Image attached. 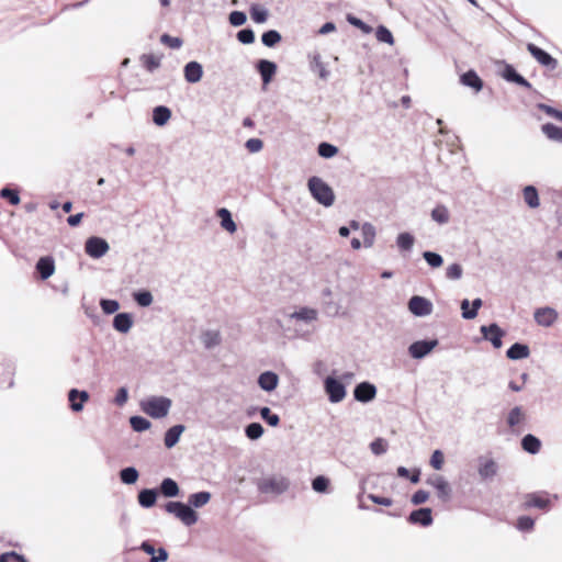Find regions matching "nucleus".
<instances>
[{
    "label": "nucleus",
    "instance_id": "f257e3e1",
    "mask_svg": "<svg viewBox=\"0 0 562 562\" xmlns=\"http://www.w3.org/2000/svg\"><path fill=\"white\" fill-rule=\"evenodd\" d=\"M212 495L207 491H201L193 493L189 496L188 503L170 501L164 505L165 510L168 514L175 515L182 524L190 527L198 522L199 515L194 508H201L205 506Z\"/></svg>",
    "mask_w": 562,
    "mask_h": 562
},
{
    "label": "nucleus",
    "instance_id": "f03ea898",
    "mask_svg": "<svg viewBox=\"0 0 562 562\" xmlns=\"http://www.w3.org/2000/svg\"><path fill=\"white\" fill-rule=\"evenodd\" d=\"M172 402L166 396H149L140 402V409L151 418L160 419L168 415Z\"/></svg>",
    "mask_w": 562,
    "mask_h": 562
},
{
    "label": "nucleus",
    "instance_id": "7ed1b4c3",
    "mask_svg": "<svg viewBox=\"0 0 562 562\" xmlns=\"http://www.w3.org/2000/svg\"><path fill=\"white\" fill-rule=\"evenodd\" d=\"M311 195L325 207H329L335 202L333 189L319 177L313 176L307 181Z\"/></svg>",
    "mask_w": 562,
    "mask_h": 562
},
{
    "label": "nucleus",
    "instance_id": "20e7f679",
    "mask_svg": "<svg viewBox=\"0 0 562 562\" xmlns=\"http://www.w3.org/2000/svg\"><path fill=\"white\" fill-rule=\"evenodd\" d=\"M290 487L289 479L282 475H271L262 477L257 482V488L262 494H272L279 496L285 493Z\"/></svg>",
    "mask_w": 562,
    "mask_h": 562
},
{
    "label": "nucleus",
    "instance_id": "39448f33",
    "mask_svg": "<svg viewBox=\"0 0 562 562\" xmlns=\"http://www.w3.org/2000/svg\"><path fill=\"white\" fill-rule=\"evenodd\" d=\"M524 499L521 508L525 510L538 508L540 510L548 512L551 508V501L548 497V493L543 491L527 493L524 496Z\"/></svg>",
    "mask_w": 562,
    "mask_h": 562
},
{
    "label": "nucleus",
    "instance_id": "423d86ee",
    "mask_svg": "<svg viewBox=\"0 0 562 562\" xmlns=\"http://www.w3.org/2000/svg\"><path fill=\"white\" fill-rule=\"evenodd\" d=\"M477 474L482 481H492L498 473L499 467L491 454L479 456Z\"/></svg>",
    "mask_w": 562,
    "mask_h": 562
},
{
    "label": "nucleus",
    "instance_id": "0eeeda50",
    "mask_svg": "<svg viewBox=\"0 0 562 562\" xmlns=\"http://www.w3.org/2000/svg\"><path fill=\"white\" fill-rule=\"evenodd\" d=\"M438 344V339L417 340L409 345L408 353L413 359L420 360L429 355Z\"/></svg>",
    "mask_w": 562,
    "mask_h": 562
},
{
    "label": "nucleus",
    "instance_id": "6e6552de",
    "mask_svg": "<svg viewBox=\"0 0 562 562\" xmlns=\"http://www.w3.org/2000/svg\"><path fill=\"white\" fill-rule=\"evenodd\" d=\"M110 249L108 241L98 236L89 237L85 244V251L94 259L103 257Z\"/></svg>",
    "mask_w": 562,
    "mask_h": 562
},
{
    "label": "nucleus",
    "instance_id": "1a4fd4ad",
    "mask_svg": "<svg viewBox=\"0 0 562 562\" xmlns=\"http://www.w3.org/2000/svg\"><path fill=\"white\" fill-rule=\"evenodd\" d=\"M324 387L331 403H339L346 396L345 385L336 378L327 376L324 381Z\"/></svg>",
    "mask_w": 562,
    "mask_h": 562
},
{
    "label": "nucleus",
    "instance_id": "9d476101",
    "mask_svg": "<svg viewBox=\"0 0 562 562\" xmlns=\"http://www.w3.org/2000/svg\"><path fill=\"white\" fill-rule=\"evenodd\" d=\"M432 308V303L424 296L414 295L408 301V310L413 315L418 317L430 315Z\"/></svg>",
    "mask_w": 562,
    "mask_h": 562
},
{
    "label": "nucleus",
    "instance_id": "9b49d317",
    "mask_svg": "<svg viewBox=\"0 0 562 562\" xmlns=\"http://www.w3.org/2000/svg\"><path fill=\"white\" fill-rule=\"evenodd\" d=\"M501 64L503 65V70L501 71V76L503 77V79H505L508 82L516 83L528 90H532L531 83L524 76H521L513 65L507 64L504 60L501 61Z\"/></svg>",
    "mask_w": 562,
    "mask_h": 562
},
{
    "label": "nucleus",
    "instance_id": "f8f14e48",
    "mask_svg": "<svg viewBox=\"0 0 562 562\" xmlns=\"http://www.w3.org/2000/svg\"><path fill=\"white\" fill-rule=\"evenodd\" d=\"M480 330L483 335V338L491 341L495 349H499L503 346L502 339L505 336V331L496 323L483 325L481 326Z\"/></svg>",
    "mask_w": 562,
    "mask_h": 562
},
{
    "label": "nucleus",
    "instance_id": "ddd939ff",
    "mask_svg": "<svg viewBox=\"0 0 562 562\" xmlns=\"http://www.w3.org/2000/svg\"><path fill=\"white\" fill-rule=\"evenodd\" d=\"M527 50L540 65L546 66L551 70H554L558 67V60L537 45L529 43L527 45Z\"/></svg>",
    "mask_w": 562,
    "mask_h": 562
},
{
    "label": "nucleus",
    "instance_id": "4468645a",
    "mask_svg": "<svg viewBox=\"0 0 562 562\" xmlns=\"http://www.w3.org/2000/svg\"><path fill=\"white\" fill-rule=\"evenodd\" d=\"M407 521L411 525L429 527L434 522L432 510L429 507L415 509L408 515Z\"/></svg>",
    "mask_w": 562,
    "mask_h": 562
},
{
    "label": "nucleus",
    "instance_id": "2eb2a0df",
    "mask_svg": "<svg viewBox=\"0 0 562 562\" xmlns=\"http://www.w3.org/2000/svg\"><path fill=\"white\" fill-rule=\"evenodd\" d=\"M376 396V387L374 384L363 381L353 389V397L360 403H369Z\"/></svg>",
    "mask_w": 562,
    "mask_h": 562
},
{
    "label": "nucleus",
    "instance_id": "dca6fc26",
    "mask_svg": "<svg viewBox=\"0 0 562 562\" xmlns=\"http://www.w3.org/2000/svg\"><path fill=\"white\" fill-rule=\"evenodd\" d=\"M535 322L543 327L552 326L558 319V312L549 306L539 307L533 313Z\"/></svg>",
    "mask_w": 562,
    "mask_h": 562
},
{
    "label": "nucleus",
    "instance_id": "f3484780",
    "mask_svg": "<svg viewBox=\"0 0 562 562\" xmlns=\"http://www.w3.org/2000/svg\"><path fill=\"white\" fill-rule=\"evenodd\" d=\"M277 69V64L268 59H259L256 63V70L259 72L263 85H268L272 81Z\"/></svg>",
    "mask_w": 562,
    "mask_h": 562
},
{
    "label": "nucleus",
    "instance_id": "a211bd4d",
    "mask_svg": "<svg viewBox=\"0 0 562 562\" xmlns=\"http://www.w3.org/2000/svg\"><path fill=\"white\" fill-rule=\"evenodd\" d=\"M333 292L330 288H325L322 290V308L323 312L330 317H335L340 312V304L333 301L331 299Z\"/></svg>",
    "mask_w": 562,
    "mask_h": 562
},
{
    "label": "nucleus",
    "instance_id": "6ab92c4d",
    "mask_svg": "<svg viewBox=\"0 0 562 562\" xmlns=\"http://www.w3.org/2000/svg\"><path fill=\"white\" fill-rule=\"evenodd\" d=\"M89 400V393L87 391H79L71 389L68 392V402L72 412H81L85 403Z\"/></svg>",
    "mask_w": 562,
    "mask_h": 562
},
{
    "label": "nucleus",
    "instance_id": "aec40b11",
    "mask_svg": "<svg viewBox=\"0 0 562 562\" xmlns=\"http://www.w3.org/2000/svg\"><path fill=\"white\" fill-rule=\"evenodd\" d=\"M183 76L184 79L189 83H196L199 82L203 77V67L199 61L191 60L186 64L183 68Z\"/></svg>",
    "mask_w": 562,
    "mask_h": 562
},
{
    "label": "nucleus",
    "instance_id": "412c9836",
    "mask_svg": "<svg viewBox=\"0 0 562 562\" xmlns=\"http://www.w3.org/2000/svg\"><path fill=\"white\" fill-rule=\"evenodd\" d=\"M35 269L42 280H47L55 272V260L52 256L41 257L36 262Z\"/></svg>",
    "mask_w": 562,
    "mask_h": 562
},
{
    "label": "nucleus",
    "instance_id": "4be33fe9",
    "mask_svg": "<svg viewBox=\"0 0 562 562\" xmlns=\"http://www.w3.org/2000/svg\"><path fill=\"white\" fill-rule=\"evenodd\" d=\"M133 324L134 319L131 313H117L113 318V328L122 334L128 333Z\"/></svg>",
    "mask_w": 562,
    "mask_h": 562
},
{
    "label": "nucleus",
    "instance_id": "5701e85b",
    "mask_svg": "<svg viewBox=\"0 0 562 562\" xmlns=\"http://www.w3.org/2000/svg\"><path fill=\"white\" fill-rule=\"evenodd\" d=\"M279 376L273 371H265L258 378V385L266 392H272L277 389Z\"/></svg>",
    "mask_w": 562,
    "mask_h": 562
},
{
    "label": "nucleus",
    "instance_id": "b1692460",
    "mask_svg": "<svg viewBox=\"0 0 562 562\" xmlns=\"http://www.w3.org/2000/svg\"><path fill=\"white\" fill-rule=\"evenodd\" d=\"M157 490L158 494L160 493L167 498H173L180 495V487L178 483L171 477L164 479L159 485V488Z\"/></svg>",
    "mask_w": 562,
    "mask_h": 562
},
{
    "label": "nucleus",
    "instance_id": "393cba45",
    "mask_svg": "<svg viewBox=\"0 0 562 562\" xmlns=\"http://www.w3.org/2000/svg\"><path fill=\"white\" fill-rule=\"evenodd\" d=\"M157 497V488H143L138 492L137 501L143 508H151L156 505Z\"/></svg>",
    "mask_w": 562,
    "mask_h": 562
},
{
    "label": "nucleus",
    "instance_id": "a878e982",
    "mask_svg": "<svg viewBox=\"0 0 562 562\" xmlns=\"http://www.w3.org/2000/svg\"><path fill=\"white\" fill-rule=\"evenodd\" d=\"M184 430H186V426L182 424H178V425L170 427L165 432L164 442H165L166 448L171 449L172 447H175L179 442L180 436L182 435V432Z\"/></svg>",
    "mask_w": 562,
    "mask_h": 562
},
{
    "label": "nucleus",
    "instance_id": "bb28decb",
    "mask_svg": "<svg viewBox=\"0 0 562 562\" xmlns=\"http://www.w3.org/2000/svg\"><path fill=\"white\" fill-rule=\"evenodd\" d=\"M460 81L463 86L474 89L476 92L483 88V80L476 74V71L470 69L461 75Z\"/></svg>",
    "mask_w": 562,
    "mask_h": 562
},
{
    "label": "nucleus",
    "instance_id": "cd10ccee",
    "mask_svg": "<svg viewBox=\"0 0 562 562\" xmlns=\"http://www.w3.org/2000/svg\"><path fill=\"white\" fill-rule=\"evenodd\" d=\"M530 349L528 345L521 342L513 344L506 351V356L510 360H521L528 358Z\"/></svg>",
    "mask_w": 562,
    "mask_h": 562
},
{
    "label": "nucleus",
    "instance_id": "c85d7f7f",
    "mask_svg": "<svg viewBox=\"0 0 562 562\" xmlns=\"http://www.w3.org/2000/svg\"><path fill=\"white\" fill-rule=\"evenodd\" d=\"M216 214L221 218L222 228L231 234L237 231V225L233 220L232 213L227 209L221 207L217 210Z\"/></svg>",
    "mask_w": 562,
    "mask_h": 562
},
{
    "label": "nucleus",
    "instance_id": "c756f323",
    "mask_svg": "<svg viewBox=\"0 0 562 562\" xmlns=\"http://www.w3.org/2000/svg\"><path fill=\"white\" fill-rule=\"evenodd\" d=\"M171 117V110L166 105H157L153 110V122L157 126H164Z\"/></svg>",
    "mask_w": 562,
    "mask_h": 562
},
{
    "label": "nucleus",
    "instance_id": "7c9ffc66",
    "mask_svg": "<svg viewBox=\"0 0 562 562\" xmlns=\"http://www.w3.org/2000/svg\"><path fill=\"white\" fill-rule=\"evenodd\" d=\"M521 448L530 454H536L541 449V441L535 435L527 434L521 439Z\"/></svg>",
    "mask_w": 562,
    "mask_h": 562
},
{
    "label": "nucleus",
    "instance_id": "2f4dec72",
    "mask_svg": "<svg viewBox=\"0 0 562 562\" xmlns=\"http://www.w3.org/2000/svg\"><path fill=\"white\" fill-rule=\"evenodd\" d=\"M470 305L469 300L464 299L461 301V315L464 319H473L476 317L477 312L480 307L482 306V300L481 299H474L472 301L471 310H468V306Z\"/></svg>",
    "mask_w": 562,
    "mask_h": 562
},
{
    "label": "nucleus",
    "instance_id": "473e14b6",
    "mask_svg": "<svg viewBox=\"0 0 562 562\" xmlns=\"http://www.w3.org/2000/svg\"><path fill=\"white\" fill-rule=\"evenodd\" d=\"M541 132L548 139L555 143H562V127L553 123H546L541 125Z\"/></svg>",
    "mask_w": 562,
    "mask_h": 562
},
{
    "label": "nucleus",
    "instance_id": "72a5a7b5",
    "mask_svg": "<svg viewBox=\"0 0 562 562\" xmlns=\"http://www.w3.org/2000/svg\"><path fill=\"white\" fill-rule=\"evenodd\" d=\"M120 480L123 484H135L139 477V472L135 467H126L119 473Z\"/></svg>",
    "mask_w": 562,
    "mask_h": 562
},
{
    "label": "nucleus",
    "instance_id": "f704fd0d",
    "mask_svg": "<svg viewBox=\"0 0 562 562\" xmlns=\"http://www.w3.org/2000/svg\"><path fill=\"white\" fill-rule=\"evenodd\" d=\"M524 200L526 204L531 207L536 209L540 205L539 200V193L536 187L533 186H527L524 188Z\"/></svg>",
    "mask_w": 562,
    "mask_h": 562
},
{
    "label": "nucleus",
    "instance_id": "c9c22d12",
    "mask_svg": "<svg viewBox=\"0 0 562 562\" xmlns=\"http://www.w3.org/2000/svg\"><path fill=\"white\" fill-rule=\"evenodd\" d=\"M249 13L251 20L258 24L266 23L269 16V11L257 3L250 5Z\"/></svg>",
    "mask_w": 562,
    "mask_h": 562
},
{
    "label": "nucleus",
    "instance_id": "e433bc0d",
    "mask_svg": "<svg viewBox=\"0 0 562 562\" xmlns=\"http://www.w3.org/2000/svg\"><path fill=\"white\" fill-rule=\"evenodd\" d=\"M291 318L310 323L317 319V311L310 307H301L291 314Z\"/></svg>",
    "mask_w": 562,
    "mask_h": 562
},
{
    "label": "nucleus",
    "instance_id": "4c0bfd02",
    "mask_svg": "<svg viewBox=\"0 0 562 562\" xmlns=\"http://www.w3.org/2000/svg\"><path fill=\"white\" fill-rule=\"evenodd\" d=\"M311 70L316 72L322 80H327L330 72L327 70L325 64L322 61L321 56L317 54L311 61Z\"/></svg>",
    "mask_w": 562,
    "mask_h": 562
},
{
    "label": "nucleus",
    "instance_id": "58836bf2",
    "mask_svg": "<svg viewBox=\"0 0 562 562\" xmlns=\"http://www.w3.org/2000/svg\"><path fill=\"white\" fill-rule=\"evenodd\" d=\"M415 243V237L411 233H401L397 235L396 245L402 251H411Z\"/></svg>",
    "mask_w": 562,
    "mask_h": 562
},
{
    "label": "nucleus",
    "instance_id": "ea45409f",
    "mask_svg": "<svg viewBox=\"0 0 562 562\" xmlns=\"http://www.w3.org/2000/svg\"><path fill=\"white\" fill-rule=\"evenodd\" d=\"M140 61L148 72H154L160 67L161 57H156L153 54H143Z\"/></svg>",
    "mask_w": 562,
    "mask_h": 562
},
{
    "label": "nucleus",
    "instance_id": "a19ab883",
    "mask_svg": "<svg viewBox=\"0 0 562 562\" xmlns=\"http://www.w3.org/2000/svg\"><path fill=\"white\" fill-rule=\"evenodd\" d=\"M281 41H282V36H281L280 32L277 30L266 31L261 35V42L267 47H274Z\"/></svg>",
    "mask_w": 562,
    "mask_h": 562
},
{
    "label": "nucleus",
    "instance_id": "79ce46f5",
    "mask_svg": "<svg viewBox=\"0 0 562 562\" xmlns=\"http://www.w3.org/2000/svg\"><path fill=\"white\" fill-rule=\"evenodd\" d=\"M361 233L363 237L364 247L369 248L373 245L375 238V228L371 223H363L361 225Z\"/></svg>",
    "mask_w": 562,
    "mask_h": 562
},
{
    "label": "nucleus",
    "instance_id": "37998d69",
    "mask_svg": "<svg viewBox=\"0 0 562 562\" xmlns=\"http://www.w3.org/2000/svg\"><path fill=\"white\" fill-rule=\"evenodd\" d=\"M263 427L260 423L254 422L245 427V435L250 440H257L263 435Z\"/></svg>",
    "mask_w": 562,
    "mask_h": 562
},
{
    "label": "nucleus",
    "instance_id": "c03bdc74",
    "mask_svg": "<svg viewBox=\"0 0 562 562\" xmlns=\"http://www.w3.org/2000/svg\"><path fill=\"white\" fill-rule=\"evenodd\" d=\"M133 299L140 307H147L153 303V294L148 290H139L133 293Z\"/></svg>",
    "mask_w": 562,
    "mask_h": 562
},
{
    "label": "nucleus",
    "instance_id": "a18cd8bd",
    "mask_svg": "<svg viewBox=\"0 0 562 562\" xmlns=\"http://www.w3.org/2000/svg\"><path fill=\"white\" fill-rule=\"evenodd\" d=\"M130 424L132 429L136 432H143L149 429L151 426L150 422L147 418L138 415L132 416L130 418Z\"/></svg>",
    "mask_w": 562,
    "mask_h": 562
},
{
    "label": "nucleus",
    "instance_id": "49530a36",
    "mask_svg": "<svg viewBox=\"0 0 562 562\" xmlns=\"http://www.w3.org/2000/svg\"><path fill=\"white\" fill-rule=\"evenodd\" d=\"M337 153L338 147L327 142H322L317 147V154L326 159L333 158Z\"/></svg>",
    "mask_w": 562,
    "mask_h": 562
},
{
    "label": "nucleus",
    "instance_id": "de8ad7c7",
    "mask_svg": "<svg viewBox=\"0 0 562 562\" xmlns=\"http://www.w3.org/2000/svg\"><path fill=\"white\" fill-rule=\"evenodd\" d=\"M259 413L261 418L271 427H277L280 424L279 415L271 412V409L267 406L260 407Z\"/></svg>",
    "mask_w": 562,
    "mask_h": 562
},
{
    "label": "nucleus",
    "instance_id": "09e8293b",
    "mask_svg": "<svg viewBox=\"0 0 562 562\" xmlns=\"http://www.w3.org/2000/svg\"><path fill=\"white\" fill-rule=\"evenodd\" d=\"M431 218L439 223V224H446L449 222V211L445 205H437L431 211Z\"/></svg>",
    "mask_w": 562,
    "mask_h": 562
},
{
    "label": "nucleus",
    "instance_id": "8fccbe9b",
    "mask_svg": "<svg viewBox=\"0 0 562 562\" xmlns=\"http://www.w3.org/2000/svg\"><path fill=\"white\" fill-rule=\"evenodd\" d=\"M423 258L431 268H439L443 263V258L440 254L426 250L423 252Z\"/></svg>",
    "mask_w": 562,
    "mask_h": 562
},
{
    "label": "nucleus",
    "instance_id": "3c124183",
    "mask_svg": "<svg viewBox=\"0 0 562 562\" xmlns=\"http://www.w3.org/2000/svg\"><path fill=\"white\" fill-rule=\"evenodd\" d=\"M376 40L381 43H386L392 45L394 43V37L392 32L384 25H379L375 30Z\"/></svg>",
    "mask_w": 562,
    "mask_h": 562
},
{
    "label": "nucleus",
    "instance_id": "603ef678",
    "mask_svg": "<svg viewBox=\"0 0 562 562\" xmlns=\"http://www.w3.org/2000/svg\"><path fill=\"white\" fill-rule=\"evenodd\" d=\"M437 496L442 502H448L451 498L452 490L447 481H439V484L436 485Z\"/></svg>",
    "mask_w": 562,
    "mask_h": 562
},
{
    "label": "nucleus",
    "instance_id": "864d4df0",
    "mask_svg": "<svg viewBox=\"0 0 562 562\" xmlns=\"http://www.w3.org/2000/svg\"><path fill=\"white\" fill-rule=\"evenodd\" d=\"M346 20L349 24L361 30L364 34H370L372 32V27L369 24L364 23L361 19L351 13L346 15Z\"/></svg>",
    "mask_w": 562,
    "mask_h": 562
},
{
    "label": "nucleus",
    "instance_id": "5fc2aeb1",
    "mask_svg": "<svg viewBox=\"0 0 562 562\" xmlns=\"http://www.w3.org/2000/svg\"><path fill=\"white\" fill-rule=\"evenodd\" d=\"M0 196L7 199L11 205H18L21 202L19 191L9 187L1 189Z\"/></svg>",
    "mask_w": 562,
    "mask_h": 562
},
{
    "label": "nucleus",
    "instance_id": "6e6d98bb",
    "mask_svg": "<svg viewBox=\"0 0 562 562\" xmlns=\"http://www.w3.org/2000/svg\"><path fill=\"white\" fill-rule=\"evenodd\" d=\"M387 448H389L387 441L381 437L375 438L370 443V449H371L372 453L375 456L384 454L387 451Z\"/></svg>",
    "mask_w": 562,
    "mask_h": 562
},
{
    "label": "nucleus",
    "instance_id": "4d7b16f0",
    "mask_svg": "<svg viewBox=\"0 0 562 562\" xmlns=\"http://www.w3.org/2000/svg\"><path fill=\"white\" fill-rule=\"evenodd\" d=\"M535 520L530 516H520L517 519L516 528L521 532H529L533 530Z\"/></svg>",
    "mask_w": 562,
    "mask_h": 562
},
{
    "label": "nucleus",
    "instance_id": "13d9d810",
    "mask_svg": "<svg viewBox=\"0 0 562 562\" xmlns=\"http://www.w3.org/2000/svg\"><path fill=\"white\" fill-rule=\"evenodd\" d=\"M329 480L324 475H318L312 481V488L317 493H327Z\"/></svg>",
    "mask_w": 562,
    "mask_h": 562
},
{
    "label": "nucleus",
    "instance_id": "bf43d9fd",
    "mask_svg": "<svg viewBox=\"0 0 562 562\" xmlns=\"http://www.w3.org/2000/svg\"><path fill=\"white\" fill-rule=\"evenodd\" d=\"M100 306L104 314L110 315L119 311L120 303L116 300L112 299H101Z\"/></svg>",
    "mask_w": 562,
    "mask_h": 562
},
{
    "label": "nucleus",
    "instance_id": "052dcab7",
    "mask_svg": "<svg viewBox=\"0 0 562 562\" xmlns=\"http://www.w3.org/2000/svg\"><path fill=\"white\" fill-rule=\"evenodd\" d=\"M237 40L245 45L252 44L255 42V32L250 27L241 29L236 34Z\"/></svg>",
    "mask_w": 562,
    "mask_h": 562
},
{
    "label": "nucleus",
    "instance_id": "680f3d73",
    "mask_svg": "<svg viewBox=\"0 0 562 562\" xmlns=\"http://www.w3.org/2000/svg\"><path fill=\"white\" fill-rule=\"evenodd\" d=\"M522 418V411L520 406H515L510 409L507 416V424L510 428L517 426Z\"/></svg>",
    "mask_w": 562,
    "mask_h": 562
},
{
    "label": "nucleus",
    "instance_id": "e2e57ef3",
    "mask_svg": "<svg viewBox=\"0 0 562 562\" xmlns=\"http://www.w3.org/2000/svg\"><path fill=\"white\" fill-rule=\"evenodd\" d=\"M228 21L233 26H241L247 21V15L243 11H232L228 15Z\"/></svg>",
    "mask_w": 562,
    "mask_h": 562
},
{
    "label": "nucleus",
    "instance_id": "0e129e2a",
    "mask_svg": "<svg viewBox=\"0 0 562 562\" xmlns=\"http://www.w3.org/2000/svg\"><path fill=\"white\" fill-rule=\"evenodd\" d=\"M160 42L173 49L180 48L183 44V41L180 37H175L167 33L160 36Z\"/></svg>",
    "mask_w": 562,
    "mask_h": 562
},
{
    "label": "nucleus",
    "instance_id": "69168bd1",
    "mask_svg": "<svg viewBox=\"0 0 562 562\" xmlns=\"http://www.w3.org/2000/svg\"><path fill=\"white\" fill-rule=\"evenodd\" d=\"M203 344L206 348H212L220 344L218 333L207 330L202 336Z\"/></svg>",
    "mask_w": 562,
    "mask_h": 562
},
{
    "label": "nucleus",
    "instance_id": "338daca9",
    "mask_svg": "<svg viewBox=\"0 0 562 562\" xmlns=\"http://www.w3.org/2000/svg\"><path fill=\"white\" fill-rule=\"evenodd\" d=\"M463 273L462 267L459 263L450 265L446 270V277L450 280H459L461 279Z\"/></svg>",
    "mask_w": 562,
    "mask_h": 562
},
{
    "label": "nucleus",
    "instance_id": "774afa93",
    "mask_svg": "<svg viewBox=\"0 0 562 562\" xmlns=\"http://www.w3.org/2000/svg\"><path fill=\"white\" fill-rule=\"evenodd\" d=\"M0 562H27L26 559L14 551L5 552L0 555Z\"/></svg>",
    "mask_w": 562,
    "mask_h": 562
}]
</instances>
